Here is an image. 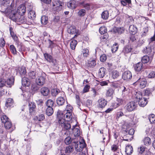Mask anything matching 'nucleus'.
<instances>
[{"label": "nucleus", "mask_w": 155, "mask_h": 155, "mask_svg": "<svg viewBox=\"0 0 155 155\" xmlns=\"http://www.w3.org/2000/svg\"><path fill=\"white\" fill-rule=\"evenodd\" d=\"M14 6V3L12 2L10 6L7 7L8 9L11 11L9 15L10 18L17 22L28 24L29 21H27V18L22 15H18L16 11L13 9Z\"/></svg>", "instance_id": "1"}, {"label": "nucleus", "mask_w": 155, "mask_h": 155, "mask_svg": "<svg viewBox=\"0 0 155 155\" xmlns=\"http://www.w3.org/2000/svg\"><path fill=\"white\" fill-rule=\"evenodd\" d=\"M64 117L63 112L58 110L57 113V120L58 122L63 130H67L71 128V125L68 121L66 120Z\"/></svg>", "instance_id": "2"}, {"label": "nucleus", "mask_w": 155, "mask_h": 155, "mask_svg": "<svg viewBox=\"0 0 155 155\" xmlns=\"http://www.w3.org/2000/svg\"><path fill=\"white\" fill-rule=\"evenodd\" d=\"M155 52V45L150 42L147 47H145L142 50L143 53L150 55V57H152Z\"/></svg>", "instance_id": "3"}, {"label": "nucleus", "mask_w": 155, "mask_h": 155, "mask_svg": "<svg viewBox=\"0 0 155 155\" xmlns=\"http://www.w3.org/2000/svg\"><path fill=\"white\" fill-rule=\"evenodd\" d=\"M134 97L137 99L136 101H138L139 104L141 107H144L147 103V98L142 97L141 93L140 91L136 92Z\"/></svg>", "instance_id": "4"}, {"label": "nucleus", "mask_w": 155, "mask_h": 155, "mask_svg": "<svg viewBox=\"0 0 155 155\" xmlns=\"http://www.w3.org/2000/svg\"><path fill=\"white\" fill-rule=\"evenodd\" d=\"M46 75L45 74H42L41 75L38 77L35 81L37 85L39 86L43 85L45 83Z\"/></svg>", "instance_id": "5"}, {"label": "nucleus", "mask_w": 155, "mask_h": 155, "mask_svg": "<svg viewBox=\"0 0 155 155\" xmlns=\"http://www.w3.org/2000/svg\"><path fill=\"white\" fill-rule=\"evenodd\" d=\"M137 104L135 102L131 101L128 102L125 107V109L128 112H131L135 110Z\"/></svg>", "instance_id": "6"}, {"label": "nucleus", "mask_w": 155, "mask_h": 155, "mask_svg": "<svg viewBox=\"0 0 155 155\" xmlns=\"http://www.w3.org/2000/svg\"><path fill=\"white\" fill-rule=\"evenodd\" d=\"M61 96L58 97L56 100V103L59 106H62L65 103L66 100L65 93L61 92Z\"/></svg>", "instance_id": "7"}, {"label": "nucleus", "mask_w": 155, "mask_h": 155, "mask_svg": "<svg viewBox=\"0 0 155 155\" xmlns=\"http://www.w3.org/2000/svg\"><path fill=\"white\" fill-rule=\"evenodd\" d=\"M45 59L50 63H51L54 65L56 64V60L53 58V57L48 53H46L44 54Z\"/></svg>", "instance_id": "8"}, {"label": "nucleus", "mask_w": 155, "mask_h": 155, "mask_svg": "<svg viewBox=\"0 0 155 155\" xmlns=\"http://www.w3.org/2000/svg\"><path fill=\"white\" fill-rule=\"evenodd\" d=\"M74 143L75 144V148L77 151L81 152L82 151L85 147V143L84 142L81 143L79 142H77V143L74 142Z\"/></svg>", "instance_id": "9"}, {"label": "nucleus", "mask_w": 155, "mask_h": 155, "mask_svg": "<svg viewBox=\"0 0 155 155\" xmlns=\"http://www.w3.org/2000/svg\"><path fill=\"white\" fill-rule=\"evenodd\" d=\"M68 32L71 34H76L74 35V38H75V37H77L78 35L80 34V33L78 32V31H77L75 28L73 26H70L67 29Z\"/></svg>", "instance_id": "10"}, {"label": "nucleus", "mask_w": 155, "mask_h": 155, "mask_svg": "<svg viewBox=\"0 0 155 155\" xmlns=\"http://www.w3.org/2000/svg\"><path fill=\"white\" fill-rule=\"evenodd\" d=\"M132 77V74L129 71H125L123 73L122 75V78L124 80L127 81L130 79Z\"/></svg>", "instance_id": "11"}, {"label": "nucleus", "mask_w": 155, "mask_h": 155, "mask_svg": "<svg viewBox=\"0 0 155 155\" xmlns=\"http://www.w3.org/2000/svg\"><path fill=\"white\" fill-rule=\"evenodd\" d=\"M98 102V107L101 109L104 108L107 104V101L104 98L99 99Z\"/></svg>", "instance_id": "12"}, {"label": "nucleus", "mask_w": 155, "mask_h": 155, "mask_svg": "<svg viewBox=\"0 0 155 155\" xmlns=\"http://www.w3.org/2000/svg\"><path fill=\"white\" fill-rule=\"evenodd\" d=\"M138 81L137 84L139 85V87L141 88H143L146 86L147 84V81L146 79L142 78Z\"/></svg>", "instance_id": "13"}, {"label": "nucleus", "mask_w": 155, "mask_h": 155, "mask_svg": "<svg viewBox=\"0 0 155 155\" xmlns=\"http://www.w3.org/2000/svg\"><path fill=\"white\" fill-rule=\"evenodd\" d=\"M28 107L30 113L31 114H33L36 108L35 104L33 102L30 101L28 103Z\"/></svg>", "instance_id": "14"}, {"label": "nucleus", "mask_w": 155, "mask_h": 155, "mask_svg": "<svg viewBox=\"0 0 155 155\" xmlns=\"http://www.w3.org/2000/svg\"><path fill=\"white\" fill-rule=\"evenodd\" d=\"M77 5L78 3L77 2L74 0L70 1L67 4L68 7L72 9L76 8Z\"/></svg>", "instance_id": "15"}, {"label": "nucleus", "mask_w": 155, "mask_h": 155, "mask_svg": "<svg viewBox=\"0 0 155 155\" xmlns=\"http://www.w3.org/2000/svg\"><path fill=\"white\" fill-rule=\"evenodd\" d=\"M26 12V7L23 5H20L18 8L17 12L19 13L18 15H23Z\"/></svg>", "instance_id": "16"}, {"label": "nucleus", "mask_w": 155, "mask_h": 155, "mask_svg": "<svg viewBox=\"0 0 155 155\" xmlns=\"http://www.w3.org/2000/svg\"><path fill=\"white\" fill-rule=\"evenodd\" d=\"M41 93L44 96H47L50 93V90L49 89L46 87H43L41 89Z\"/></svg>", "instance_id": "17"}, {"label": "nucleus", "mask_w": 155, "mask_h": 155, "mask_svg": "<svg viewBox=\"0 0 155 155\" xmlns=\"http://www.w3.org/2000/svg\"><path fill=\"white\" fill-rule=\"evenodd\" d=\"M143 69V64L141 62H138L134 66V69L137 71L139 72L141 71Z\"/></svg>", "instance_id": "18"}, {"label": "nucleus", "mask_w": 155, "mask_h": 155, "mask_svg": "<svg viewBox=\"0 0 155 155\" xmlns=\"http://www.w3.org/2000/svg\"><path fill=\"white\" fill-rule=\"evenodd\" d=\"M106 69L104 68H100L98 72V76L100 78H102L104 77L105 74L106 72Z\"/></svg>", "instance_id": "19"}, {"label": "nucleus", "mask_w": 155, "mask_h": 155, "mask_svg": "<svg viewBox=\"0 0 155 155\" xmlns=\"http://www.w3.org/2000/svg\"><path fill=\"white\" fill-rule=\"evenodd\" d=\"M14 80L13 78L12 77L10 78H9L7 79L6 81L5 85L8 87H11L12 85L14 84Z\"/></svg>", "instance_id": "20"}, {"label": "nucleus", "mask_w": 155, "mask_h": 155, "mask_svg": "<svg viewBox=\"0 0 155 155\" xmlns=\"http://www.w3.org/2000/svg\"><path fill=\"white\" fill-rule=\"evenodd\" d=\"M110 76L114 79H117L119 76V73L117 71L114 70L110 73Z\"/></svg>", "instance_id": "21"}, {"label": "nucleus", "mask_w": 155, "mask_h": 155, "mask_svg": "<svg viewBox=\"0 0 155 155\" xmlns=\"http://www.w3.org/2000/svg\"><path fill=\"white\" fill-rule=\"evenodd\" d=\"M137 27L134 25H130L129 28V32L133 35L137 33Z\"/></svg>", "instance_id": "22"}, {"label": "nucleus", "mask_w": 155, "mask_h": 155, "mask_svg": "<svg viewBox=\"0 0 155 155\" xmlns=\"http://www.w3.org/2000/svg\"><path fill=\"white\" fill-rule=\"evenodd\" d=\"M151 57H150L147 55H144L143 57L141 59V61L142 63H147L151 61L150 58Z\"/></svg>", "instance_id": "23"}, {"label": "nucleus", "mask_w": 155, "mask_h": 155, "mask_svg": "<svg viewBox=\"0 0 155 155\" xmlns=\"http://www.w3.org/2000/svg\"><path fill=\"white\" fill-rule=\"evenodd\" d=\"M21 83L22 85L28 87L30 84V83L28 79L25 78H23L21 79Z\"/></svg>", "instance_id": "24"}, {"label": "nucleus", "mask_w": 155, "mask_h": 155, "mask_svg": "<svg viewBox=\"0 0 155 155\" xmlns=\"http://www.w3.org/2000/svg\"><path fill=\"white\" fill-rule=\"evenodd\" d=\"M133 151V148L132 146L127 145L125 148V152L128 155H131Z\"/></svg>", "instance_id": "25"}, {"label": "nucleus", "mask_w": 155, "mask_h": 155, "mask_svg": "<svg viewBox=\"0 0 155 155\" xmlns=\"http://www.w3.org/2000/svg\"><path fill=\"white\" fill-rule=\"evenodd\" d=\"M71 112H65V114L64 115V117H65L66 120L68 121H69L71 120L72 119V116L71 114ZM63 114H64L63 113Z\"/></svg>", "instance_id": "26"}, {"label": "nucleus", "mask_w": 155, "mask_h": 155, "mask_svg": "<svg viewBox=\"0 0 155 155\" xmlns=\"http://www.w3.org/2000/svg\"><path fill=\"white\" fill-rule=\"evenodd\" d=\"M74 150V148L72 145H69L67 146L65 150V153H70Z\"/></svg>", "instance_id": "27"}, {"label": "nucleus", "mask_w": 155, "mask_h": 155, "mask_svg": "<svg viewBox=\"0 0 155 155\" xmlns=\"http://www.w3.org/2000/svg\"><path fill=\"white\" fill-rule=\"evenodd\" d=\"M132 48L131 46L126 45L124 48L123 51L124 53H127L131 52Z\"/></svg>", "instance_id": "28"}, {"label": "nucleus", "mask_w": 155, "mask_h": 155, "mask_svg": "<svg viewBox=\"0 0 155 155\" xmlns=\"http://www.w3.org/2000/svg\"><path fill=\"white\" fill-rule=\"evenodd\" d=\"M71 129L72 130H74V135L76 137H78L80 135L81 131L78 128H75L74 126H73Z\"/></svg>", "instance_id": "29"}, {"label": "nucleus", "mask_w": 155, "mask_h": 155, "mask_svg": "<svg viewBox=\"0 0 155 155\" xmlns=\"http://www.w3.org/2000/svg\"><path fill=\"white\" fill-rule=\"evenodd\" d=\"M53 112L52 107H47L46 110V114L48 116H51L53 114Z\"/></svg>", "instance_id": "30"}, {"label": "nucleus", "mask_w": 155, "mask_h": 155, "mask_svg": "<svg viewBox=\"0 0 155 155\" xmlns=\"http://www.w3.org/2000/svg\"><path fill=\"white\" fill-rule=\"evenodd\" d=\"M114 31L118 34H121L124 33V30L123 28H115L114 30Z\"/></svg>", "instance_id": "31"}, {"label": "nucleus", "mask_w": 155, "mask_h": 155, "mask_svg": "<svg viewBox=\"0 0 155 155\" xmlns=\"http://www.w3.org/2000/svg\"><path fill=\"white\" fill-rule=\"evenodd\" d=\"M28 75L29 78L31 79H35L38 75L37 73L34 71L29 72L28 73Z\"/></svg>", "instance_id": "32"}, {"label": "nucleus", "mask_w": 155, "mask_h": 155, "mask_svg": "<svg viewBox=\"0 0 155 155\" xmlns=\"http://www.w3.org/2000/svg\"><path fill=\"white\" fill-rule=\"evenodd\" d=\"M96 64V61L94 60H92L88 61L87 65L90 67L93 68Z\"/></svg>", "instance_id": "33"}, {"label": "nucleus", "mask_w": 155, "mask_h": 155, "mask_svg": "<svg viewBox=\"0 0 155 155\" xmlns=\"http://www.w3.org/2000/svg\"><path fill=\"white\" fill-rule=\"evenodd\" d=\"M13 104V101L12 99L9 98L6 101V106L7 107H10Z\"/></svg>", "instance_id": "34"}, {"label": "nucleus", "mask_w": 155, "mask_h": 155, "mask_svg": "<svg viewBox=\"0 0 155 155\" xmlns=\"http://www.w3.org/2000/svg\"><path fill=\"white\" fill-rule=\"evenodd\" d=\"M143 141L144 145L147 146L150 145L151 143V139L148 137H145L143 139Z\"/></svg>", "instance_id": "35"}, {"label": "nucleus", "mask_w": 155, "mask_h": 155, "mask_svg": "<svg viewBox=\"0 0 155 155\" xmlns=\"http://www.w3.org/2000/svg\"><path fill=\"white\" fill-rule=\"evenodd\" d=\"M36 14L35 11L30 10L28 13V18L31 19H34L36 17Z\"/></svg>", "instance_id": "36"}, {"label": "nucleus", "mask_w": 155, "mask_h": 155, "mask_svg": "<svg viewBox=\"0 0 155 155\" xmlns=\"http://www.w3.org/2000/svg\"><path fill=\"white\" fill-rule=\"evenodd\" d=\"M114 93V91L112 88H109L107 91L106 93V96L107 97H111Z\"/></svg>", "instance_id": "37"}, {"label": "nucleus", "mask_w": 155, "mask_h": 155, "mask_svg": "<svg viewBox=\"0 0 155 155\" xmlns=\"http://www.w3.org/2000/svg\"><path fill=\"white\" fill-rule=\"evenodd\" d=\"M48 18L46 16H42L41 18V23L44 25L47 24L48 22Z\"/></svg>", "instance_id": "38"}, {"label": "nucleus", "mask_w": 155, "mask_h": 155, "mask_svg": "<svg viewBox=\"0 0 155 155\" xmlns=\"http://www.w3.org/2000/svg\"><path fill=\"white\" fill-rule=\"evenodd\" d=\"M108 17L109 13L107 11H105L102 13L101 17L103 19L106 20L108 18Z\"/></svg>", "instance_id": "39"}, {"label": "nucleus", "mask_w": 155, "mask_h": 155, "mask_svg": "<svg viewBox=\"0 0 155 155\" xmlns=\"http://www.w3.org/2000/svg\"><path fill=\"white\" fill-rule=\"evenodd\" d=\"M19 71L20 74L21 76L22 75L25 74L26 73V68L24 66H22L21 68L19 69Z\"/></svg>", "instance_id": "40"}, {"label": "nucleus", "mask_w": 155, "mask_h": 155, "mask_svg": "<svg viewBox=\"0 0 155 155\" xmlns=\"http://www.w3.org/2000/svg\"><path fill=\"white\" fill-rule=\"evenodd\" d=\"M77 44L76 40H73L70 43V47L72 50H74Z\"/></svg>", "instance_id": "41"}, {"label": "nucleus", "mask_w": 155, "mask_h": 155, "mask_svg": "<svg viewBox=\"0 0 155 155\" xmlns=\"http://www.w3.org/2000/svg\"><path fill=\"white\" fill-rule=\"evenodd\" d=\"M51 92L53 96H56L60 93V91L58 89H53L51 90Z\"/></svg>", "instance_id": "42"}, {"label": "nucleus", "mask_w": 155, "mask_h": 155, "mask_svg": "<svg viewBox=\"0 0 155 155\" xmlns=\"http://www.w3.org/2000/svg\"><path fill=\"white\" fill-rule=\"evenodd\" d=\"M142 78L140 76V74H135L133 76V79L134 81H136V83L137 84L139 81L140 79H141Z\"/></svg>", "instance_id": "43"}, {"label": "nucleus", "mask_w": 155, "mask_h": 155, "mask_svg": "<svg viewBox=\"0 0 155 155\" xmlns=\"http://www.w3.org/2000/svg\"><path fill=\"white\" fill-rule=\"evenodd\" d=\"M45 104L47 107H51L53 106L54 102L51 99H48L46 101Z\"/></svg>", "instance_id": "44"}, {"label": "nucleus", "mask_w": 155, "mask_h": 155, "mask_svg": "<svg viewBox=\"0 0 155 155\" xmlns=\"http://www.w3.org/2000/svg\"><path fill=\"white\" fill-rule=\"evenodd\" d=\"M149 119L151 123H155V115L153 114L150 115L149 117Z\"/></svg>", "instance_id": "45"}, {"label": "nucleus", "mask_w": 155, "mask_h": 155, "mask_svg": "<svg viewBox=\"0 0 155 155\" xmlns=\"http://www.w3.org/2000/svg\"><path fill=\"white\" fill-rule=\"evenodd\" d=\"M118 48V44L115 43L112 47L111 51L113 53L115 52L117 50Z\"/></svg>", "instance_id": "46"}, {"label": "nucleus", "mask_w": 155, "mask_h": 155, "mask_svg": "<svg viewBox=\"0 0 155 155\" xmlns=\"http://www.w3.org/2000/svg\"><path fill=\"white\" fill-rule=\"evenodd\" d=\"M82 52L83 56L84 57H87L89 55V51L88 49H83Z\"/></svg>", "instance_id": "47"}, {"label": "nucleus", "mask_w": 155, "mask_h": 155, "mask_svg": "<svg viewBox=\"0 0 155 155\" xmlns=\"http://www.w3.org/2000/svg\"><path fill=\"white\" fill-rule=\"evenodd\" d=\"M1 119L2 123L4 124L9 120V119L6 115L2 116Z\"/></svg>", "instance_id": "48"}, {"label": "nucleus", "mask_w": 155, "mask_h": 155, "mask_svg": "<svg viewBox=\"0 0 155 155\" xmlns=\"http://www.w3.org/2000/svg\"><path fill=\"white\" fill-rule=\"evenodd\" d=\"M12 123L9 120L4 124V126L6 129H9L12 127Z\"/></svg>", "instance_id": "49"}, {"label": "nucleus", "mask_w": 155, "mask_h": 155, "mask_svg": "<svg viewBox=\"0 0 155 155\" xmlns=\"http://www.w3.org/2000/svg\"><path fill=\"white\" fill-rule=\"evenodd\" d=\"M36 118L38 121H41L45 119V116L44 114H40L36 117Z\"/></svg>", "instance_id": "50"}, {"label": "nucleus", "mask_w": 155, "mask_h": 155, "mask_svg": "<svg viewBox=\"0 0 155 155\" xmlns=\"http://www.w3.org/2000/svg\"><path fill=\"white\" fill-rule=\"evenodd\" d=\"M99 31L101 34H103L107 32V29L104 26H102L100 28Z\"/></svg>", "instance_id": "51"}, {"label": "nucleus", "mask_w": 155, "mask_h": 155, "mask_svg": "<svg viewBox=\"0 0 155 155\" xmlns=\"http://www.w3.org/2000/svg\"><path fill=\"white\" fill-rule=\"evenodd\" d=\"M10 50L13 54H16L17 51L14 45H11L10 46Z\"/></svg>", "instance_id": "52"}, {"label": "nucleus", "mask_w": 155, "mask_h": 155, "mask_svg": "<svg viewBox=\"0 0 155 155\" xmlns=\"http://www.w3.org/2000/svg\"><path fill=\"white\" fill-rule=\"evenodd\" d=\"M72 141L71 138L70 137H66L64 140L65 143L67 145H69Z\"/></svg>", "instance_id": "53"}, {"label": "nucleus", "mask_w": 155, "mask_h": 155, "mask_svg": "<svg viewBox=\"0 0 155 155\" xmlns=\"http://www.w3.org/2000/svg\"><path fill=\"white\" fill-rule=\"evenodd\" d=\"M73 109V108L72 106H71L70 104H68L67 107L66 109V110H65L64 111V113H65V112H71Z\"/></svg>", "instance_id": "54"}, {"label": "nucleus", "mask_w": 155, "mask_h": 155, "mask_svg": "<svg viewBox=\"0 0 155 155\" xmlns=\"http://www.w3.org/2000/svg\"><path fill=\"white\" fill-rule=\"evenodd\" d=\"M148 31V27L144 28H143V32L141 34L142 37L145 36Z\"/></svg>", "instance_id": "55"}, {"label": "nucleus", "mask_w": 155, "mask_h": 155, "mask_svg": "<svg viewBox=\"0 0 155 155\" xmlns=\"http://www.w3.org/2000/svg\"><path fill=\"white\" fill-rule=\"evenodd\" d=\"M90 86L89 85L87 84L84 87L83 90V93H85L88 92L90 88Z\"/></svg>", "instance_id": "56"}, {"label": "nucleus", "mask_w": 155, "mask_h": 155, "mask_svg": "<svg viewBox=\"0 0 155 155\" xmlns=\"http://www.w3.org/2000/svg\"><path fill=\"white\" fill-rule=\"evenodd\" d=\"M111 150L113 152H117L118 150V146L116 144H113L111 147Z\"/></svg>", "instance_id": "57"}, {"label": "nucleus", "mask_w": 155, "mask_h": 155, "mask_svg": "<svg viewBox=\"0 0 155 155\" xmlns=\"http://www.w3.org/2000/svg\"><path fill=\"white\" fill-rule=\"evenodd\" d=\"M145 147L143 146H141L140 148H138V151L141 154L143 153L145 151Z\"/></svg>", "instance_id": "58"}, {"label": "nucleus", "mask_w": 155, "mask_h": 155, "mask_svg": "<svg viewBox=\"0 0 155 155\" xmlns=\"http://www.w3.org/2000/svg\"><path fill=\"white\" fill-rule=\"evenodd\" d=\"M10 1L9 0H2V4L6 7H8Z\"/></svg>", "instance_id": "59"}, {"label": "nucleus", "mask_w": 155, "mask_h": 155, "mask_svg": "<svg viewBox=\"0 0 155 155\" xmlns=\"http://www.w3.org/2000/svg\"><path fill=\"white\" fill-rule=\"evenodd\" d=\"M86 13L85 10L84 9H82L80 10L78 12V15L81 16H84Z\"/></svg>", "instance_id": "60"}, {"label": "nucleus", "mask_w": 155, "mask_h": 155, "mask_svg": "<svg viewBox=\"0 0 155 155\" xmlns=\"http://www.w3.org/2000/svg\"><path fill=\"white\" fill-rule=\"evenodd\" d=\"M6 85V81L2 78L0 79V87H2Z\"/></svg>", "instance_id": "61"}, {"label": "nucleus", "mask_w": 155, "mask_h": 155, "mask_svg": "<svg viewBox=\"0 0 155 155\" xmlns=\"http://www.w3.org/2000/svg\"><path fill=\"white\" fill-rule=\"evenodd\" d=\"M148 78H154L155 77V72L151 71L150 72L147 76Z\"/></svg>", "instance_id": "62"}, {"label": "nucleus", "mask_w": 155, "mask_h": 155, "mask_svg": "<svg viewBox=\"0 0 155 155\" xmlns=\"http://www.w3.org/2000/svg\"><path fill=\"white\" fill-rule=\"evenodd\" d=\"M107 56L105 54H104L102 55L100 58V61L102 62H104L107 59Z\"/></svg>", "instance_id": "63"}, {"label": "nucleus", "mask_w": 155, "mask_h": 155, "mask_svg": "<svg viewBox=\"0 0 155 155\" xmlns=\"http://www.w3.org/2000/svg\"><path fill=\"white\" fill-rule=\"evenodd\" d=\"M116 101L117 102V103L120 106L123 103L124 100L122 99L117 98Z\"/></svg>", "instance_id": "64"}]
</instances>
